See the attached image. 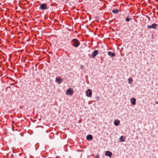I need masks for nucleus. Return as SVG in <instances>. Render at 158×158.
Masks as SVG:
<instances>
[{
	"mask_svg": "<svg viewBox=\"0 0 158 158\" xmlns=\"http://www.w3.org/2000/svg\"><path fill=\"white\" fill-rule=\"evenodd\" d=\"M156 23H153L151 25H148L147 28H153L155 29L156 27Z\"/></svg>",
	"mask_w": 158,
	"mask_h": 158,
	"instance_id": "6",
	"label": "nucleus"
},
{
	"mask_svg": "<svg viewBox=\"0 0 158 158\" xmlns=\"http://www.w3.org/2000/svg\"><path fill=\"white\" fill-rule=\"evenodd\" d=\"M63 81L62 79L60 77H58L56 79V82L58 84L61 83Z\"/></svg>",
	"mask_w": 158,
	"mask_h": 158,
	"instance_id": "7",
	"label": "nucleus"
},
{
	"mask_svg": "<svg viewBox=\"0 0 158 158\" xmlns=\"http://www.w3.org/2000/svg\"><path fill=\"white\" fill-rule=\"evenodd\" d=\"M81 67L82 68H83L84 67V66H83L82 65L81 66Z\"/></svg>",
	"mask_w": 158,
	"mask_h": 158,
	"instance_id": "18",
	"label": "nucleus"
},
{
	"mask_svg": "<svg viewBox=\"0 0 158 158\" xmlns=\"http://www.w3.org/2000/svg\"><path fill=\"white\" fill-rule=\"evenodd\" d=\"M112 153L109 151H106L105 153V155L106 156H108L110 158H111L112 155Z\"/></svg>",
	"mask_w": 158,
	"mask_h": 158,
	"instance_id": "4",
	"label": "nucleus"
},
{
	"mask_svg": "<svg viewBox=\"0 0 158 158\" xmlns=\"http://www.w3.org/2000/svg\"><path fill=\"white\" fill-rule=\"evenodd\" d=\"M40 8L42 10L46 9L47 5L45 4H42L40 5Z\"/></svg>",
	"mask_w": 158,
	"mask_h": 158,
	"instance_id": "8",
	"label": "nucleus"
},
{
	"mask_svg": "<svg viewBox=\"0 0 158 158\" xmlns=\"http://www.w3.org/2000/svg\"><path fill=\"white\" fill-rule=\"evenodd\" d=\"M73 93V90L71 88L69 89L65 92V94L67 95H71Z\"/></svg>",
	"mask_w": 158,
	"mask_h": 158,
	"instance_id": "2",
	"label": "nucleus"
},
{
	"mask_svg": "<svg viewBox=\"0 0 158 158\" xmlns=\"http://www.w3.org/2000/svg\"><path fill=\"white\" fill-rule=\"evenodd\" d=\"M96 158H99V155H96L95 156Z\"/></svg>",
	"mask_w": 158,
	"mask_h": 158,
	"instance_id": "17",
	"label": "nucleus"
},
{
	"mask_svg": "<svg viewBox=\"0 0 158 158\" xmlns=\"http://www.w3.org/2000/svg\"><path fill=\"white\" fill-rule=\"evenodd\" d=\"M118 11H119V10L118 9H116L114 10H113L112 11V12L113 13H118Z\"/></svg>",
	"mask_w": 158,
	"mask_h": 158,
	"instance_id": "15",
	"label": "nucleus"
},
{
	"mask_svg": "<svg viewBox=\"0 0 158 158\" xmlns=\"http://www.w3.org/2000/svg\"><path fill=\"white\" fill-rule=\"evenodd\" d=\"M136 99H131V103L133 105L135 104Z\"/></svg>",
	"mask_w": 158,
	"mask_h": 158,
	"instance_id": "13",
	"label": "nucleus"
},
{
	"mask_svg": "<svg viewBox=\"0 0 158 158\" xmlns=\"http://www.w3.org/2000/svg\"><path fill=\"white\" fill-rule=\"evenodd\" d=\"M93 139V137L92 136L90 135H88L86 136V139L88 140H91Z\"/></svg>",
	"mask_w": 158,
	"mask_h": 158,
	"instance_id": "9",
	"label": "nucleus"
},
{
	"mask_svg": "<svg viewBox=\"0 0 158 158\" xmlns=\"http://www.w3.org/2000/svg\"><path fill=\"white\" fill-rule=\"evenodd\" d=\"M98 51L97 50H95L92 54V57L93 58H94L98 54Z\"/></svg>",
	"mask_w": 158,
	"mask_h": 158,
	"instance_id": "3",
	"label": "nucleus"
},
{
	"mask_svg": "<svg viewBox=\"0 0 158 158\" xmlns=\"http://www.w3.org/2000/svg\"><path fill=\"white\" fill-rule=\"evenodd\" d=\"M158 103V102H156V104H157Z\"/></svg>",
	"mask_w": 158,
	"mask_h": 158,
	"instance_id": "19",
	"label": "nucleus"
},
{
	"mask_svg": "<svg viewBox=\"0 0 158 158\" xmlns=\"http://www.w3.org/2000/svg\"><path fill=\"white\" fill-rule=\"evenodd\" d=\"M120 123L119 120H115L114 122V124L115 126H118Z\"/></svg>",
	"mask_w": 158,
	"mask_h": 158,
	"instance_id": "12",
	"label": "nucleus"
},
{
	"mask_svg": "<svg viewBox=\"0 0 158 158\" xmlns=\"http://www.w3.org/2000/svg\"><path fill=\"white\" fill-rule=\"evenodd\" d=\"M124 137L123 136H121L119 138V141L120 142H123L125 140L124 139Z\"/></svg>",
	"mask_w": 158,
	"mask_h": 158,
	"instance_id": "11",
	"label": "nucleus"
},
{
	"mask_svg": "<svg viewBox=\"0 0 158 158\" xmlns=\"http://www.w3.org/2000/svg\"><path fill=\"white\" fill-rule=\"evenodd\" d=\"M131 19H132L131 18L130 19H129L128 18H126L125 20L127 22H129L130 20H131Z\"/></svg>",
	"mask_w": 158,
	"mask_h": 158,
	"instance_id": "16",
	"label": "nucleus"
},
{
	"mask_svg": "<svg viewBox=\"0 0 158 158\" xmlns=\"http://www.w3.org/2000/svg\"><path fill=\"white\" fill-rule=\"evenodd\" d=\"M72 43L73 44V46L75 47H77L80 45V43L76 39H73L72 40Z\"/></svg>",
	"mask_w": 158,
	"mask_h": 158,
	"instance_id": "1",
	"label": "nucleus"
},
{
	"mask_svg": "<svg viewBox=\"0 0 158 158\" xmlns=\"http://www.w3.org/2000/svg\"><path fill=\"white\" fill-rule=\"evenodd\" d=\"M86 95L88 97H90L92 95V91L89 89H88L86 92Z\"/></svg>",
	"mask_w": 158,
	"mask_h": 158,
	"instance_id": "5",
	"label": "nucleus"
},
{
	"mask_svg": "<svg viewBox=\"0 0 158 158\" xmlns=\"http://www.w3.org/2000/svg\"><path fill=\"white\" fill-rule=\"evenodd\" d=\"M128 82L129 84H131L133 82L132 78H131L129 77L128 79Z\"/></svg>",
	"mask_w": 158,
	"mask_h": 158,
	"instance_id": "14",
	"label": "nucleus"
},
{
	"mask_svg": "<svg viewBox=\"0 0 158 158\" xmlns=\"http://www.w3.org/2000/svg\"><path fill=\"white\" fill-rule=\"evenodd\" d=\"M108 54L109 56H111L112 57H113L115 56V53L114 52L112 53L110 51L108 52Z\"/></svg>",
	"mask_w": 158,
	"mask_h": 158,
	"instance_id": "10",
	"label": "nucleus"
},
{
	"mask_svg": "<svg viewBox=\"0 0 158 158\" xmlns=\"http://www.w3.org/2000/svg\"><path fill=\"white\" fill-rule=\"evenodd\" d=\"M131 99H135V98H131Z\"/></svg>",
	"mask_w": 158,
	"mask_h": 158,
	"instance_id": "20",
	"label": "nucleus"
}]
</instances>
